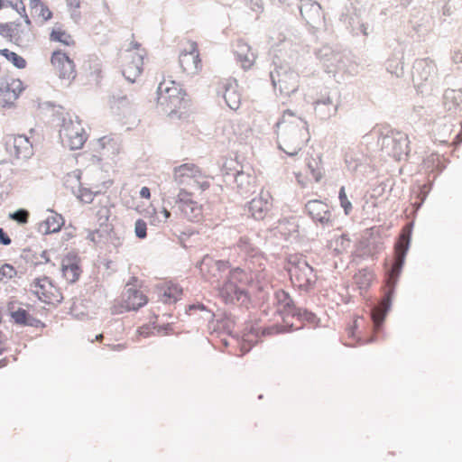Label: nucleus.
Instances as JSON below:
<instances>
[{"instance_id":"obj_13","label":"nucleus","mask_w":462,"mask_h":462,"mask_svg":"<svg viewBox=\"0 0 462 462\" xmlns=\"http://www.w3.org/2000/svg\"><path fill=\"white\" fill-rule=\"evenodd\" d=\"M182 69L189 73H197L202 68L198 44L193 41H187L182 44L179 57Z\"/></svg>"},{"instance_id":"obj_47","label":"nucleus","mask_w":462,"mask_h":462,"mask_svg":"<svg viewBox=\"0 0 462 462\" xmlns=\"http://www.w3.org/2000/svg\"><path fill=\"white\" fill-rule=\"evenodd\" d=\"M124 348V346L122 345H117L116 346H114L113 349H123Z\"/></svg>"},{"instance_id":"obj_7","label":"nucleus","mask_w":462,"mask_h":462,"mask_svg":"<svg viewBox=\"0 0 462 462\" xmlns=\"http://www.w3.org/2000/svg\"><path fill=\"white\" fill-rule=\"evenodd\" d=\"M289 263L288 271L294 286L305 291L314 286L317 275L305 259L300 258L297 262L290 260Z\"/></svg>"},{"instance_id":"obj_28","label":"nucleus","mask_w":462,"mask_h":462,"mask_svg":"<svg viewBox=\"0 0 462 462\" xmlns=\"http://www.w3.org/2000/svg\"><path fill=\"white\" fill-rule=\"evenodd\" d=\"M389 297H387L382 300L379 307L373 310L372 318L376 325H379L383 321L384 311L389 306Z\"/></svg>"},{"instance_id":"obj_17","label":"nucleus","mask_w":462,"mask_h":462,"mask_svg":"<svg viewBox=\"0 0 462 462\" xmlns=\"http://www.w3.org/2000/svg\"><path fill=\"white\" fill-rule=\"evenodd\" d=\"M273 206V198L269 192L261 191L249 203V211L254 218L263 219Z\"/></svg>"},{"instance_id":"obj_43","label":"nucleus","mask_w":462,"mask_h":462,"mask_svg":"<svg viewBox=\"0 0 462 462\" xmlns=\"http://www.w3.org/2000/svg\"><path fill=\"white\" fill-rule=\"evenodd\" d=\"M219 264H220V263H218V262L217 263H214L212 264L206 263L203 262L202 264H201V272L204 273V268L205 267H211L213 269L218 270L219 269Z\"/></svg>"},{"instance_id":"obj_5","label":"nucleus","mask_w":462,"mask_h":462,"mask_svg":"<svg viewBox=\"0 0 462 462\" xmlns=\"http://www.w3.org/2000/svg\"><path fill=\"white\" fill-rule=\"evenodd\" d=\"M411 235V226H404L402 229L398 241L394 245V260L386 279V283L389 287H393L399 278L409 249Z\"/></svg>"},{"instance_id":"obj_2","label":"nucleus","mask_w":462,"mask_h":462,"mask_svg":"<svg viewBox=\"0 0 462 462\" xmlns=\"http://www.w3.org/2000/svg\"><path fill=\"white\" fill-rule=\"evenodd\" d=\"M252 282L251 273L241 268H234L219 287V296L226 304L246 305L250 301L248 289Z\"/></svg>"},{"instance_id":"obj_12","label":"nucleus","mask_w":462,"mask_h":462,"mask_svg":"<svg viewBox=\"0 0 462 462\" xmlns=\"http://www.w3.org/2000/svg\"><path fill=\"white\" fill-rule=\"evenodd\" d=\"M24 89V84L20 79L5 78L0 85V106L13 107Z\"/></svg>"},{"instance_id":"obj_9","label":"nucleus","mask_w":462,"mask_h":462,"mask_svg":"<svg viewBox=\"0 0 462 462\" xmlns=\"http://www.w3.org/2000/svg\"><path fill=\"white\" fill-rule=\"evenodd\" d=\"M60 136L62 143L70 150L82 148L87 141L86 131L79 120H64Z\"/></svg>"},{"instance_id":"obj_41","label":"nucleus","mask_w":462,"mask_h":462,"mask_svg":"<svg viewBox=\"0 0 462 462\" xmlns=\"http://www.w3.org/2000/svg\"><path fill=\"white\" fill-rule=\"evenodd\" d=\"M452 60L455 63H462V51H455L452 56Z\"/></svg>"},{"instance_id":"obj_25","label":"nucleus","mask_w":462,"mask_h":462,"mask_svg":"<svg viewBox=\"0 0 462 462\" xmlns=\"http://www.w3.org/2000/svg\"><path fill=\"white\" fill-rule=\"evenodd\" d=\"M182 294V289L174 283H167L163 291V300L165 302H175Z\"/></svg>"},{"instance_id":"obj_36","label":"nucleus","mask_w":462,"mask_h":462,"mask_svg":"<svg viewBox=\"0 0 462 462\" xmlns=\"http://www.w3.org/2000/svg\"><path fill=\"white\" fill-rule=\"evenodd\" d=\"M8 3L23 16L26 14L25 13V5L23 2V0H7Z\"/></svg>"},{"instance_id":"obj_31","label":"nucleus","mask_w":462,"mask_h":462,"mask_svg":"<svg viewBox=\"0 0 462 462\" xmlns=\"http://www.w3.org/2000/svg\"><path fill=\"white\" fill-rule=\"evenodd\" d=\"M9 217L19 224H26L29 220V212L25 209H19L11 213Z\"/></svg>"},{"instance_id":"obj_45","label":"nucleus","mask_w":462,"mask_h":462,"mask_svg":"<svg viewBox=\"0 0 462 462\" xmlns=\"http://www.w3.org/2000/svg\"><path fill=\"white\" fill-rule=\"evenodd\" d=\"M204 310V306L202 304H198V305H189V308H188V311L190 312L191 310Z\"/></svg>"},{"instance_id":"obj_42","label":"nucleus","mask_w":462,"mask_h":462,"mask_svg":"<svg viewBox=\"0 0 462 462\" xmlns=\"http://www.w3.org/2000/svg\"><path fill=\"white\" fill-rule=\"evenodd\" d=\"M140 196L143 199H149L151 198L150 189L147 187H143L140 190Z\"/></svg>"},{"instance_id":"obj_15","label":"nucleus","mask_w":462,"mask_h":462,"mask_svg":"<svg viewBox=\"0 0 462 462\" xmlns=\"http://www.w3.org/2000/svg\"><path fill=\"white\" fill-rule=\"evenodd\" d=\"M5 148L11 156L17 159H25L32 154V145L23 134H8L5 137Z\"/></svg>"},{"instance_id":"obj_48","label":"nucleus","mask_w":462,"mask_h":462,"mask_svg":"<svg viewBox=\"0 0 462 462\" xmlns=\"http://www.w3.org/2000/svg\"><path fill=\"white\" fill-rule=\"evenodd\" d=\"M102 338H103V335L102 334L97 336V340H101Z\"/></svg>"},{"instance_id":"obj_11","label":"nucleus","mask_w":462,"mask_h":462,"mask_svg":"<svg viewBox=\"0 0 462 462\" xmlns=\"http://www.w3.org/2000/svg\"><path fill=\"white\" fill-rule=\"evenodd\" d=\"M54 73L67 85H70L77 77L76 65L65 52L55 51L51 57Z\"/></svg>"},{"instance_id":"obj_1","label":"nucleus","mask_w":462,"mask_h":462,"mask_svg":"<svg viewBox=\"0 0 462 462\" xmlns=\"http://www.w3.org/2000/svg\"><path fill=\"white\" fill-rule=\"evenodd\" d=\"M279 148L286 154L293 156L309 140L306 123L291 111H285L276 125Z\"/></svg>"},{"instance_id":"obj_6","label":"nucleus","mask_w":462,"mask_h":462,"mask_svg":"<svg viewBox=\"0 0 462 462\" xmlns=\"http://www.w3.org/2000/svg\"><path fill=\"white\" fill-rule=\"evenodd\" d=\"M146 51L141 44L132 42L123 58V74L125 79L134 82L143 72Z\"/></svg>"},{"instance_id":"obj_4","label":"nucleus","mask_w":462,"mask_h":462,"mask_svg":"<svg viewBox=\"0 0 462 462\" xmlns=\"http://www.w3.org/2000/svg\"><path fill=\"white\" fill-rule=\"evenodd\" d=\"M174 180L183 186L197 187L201 192L210 187V177L195 163H183L173 169Z\"/></svg>"},{"instance_id":"obj_16","label":"nucleus","mask_w":462,"mask_h":462,"mask_svg":"<svg viewBox=\"0 0 462 462\" xmlns=\"http://www.w3.org/2000/svg\"><path fill=\"white\" fill-rule=\"evenodd\" d=\"M274 87L278 88L281 93L290 95L298 88V77L294 72L276 69L271 74Z\"/></svg>"},{"instance_id":"obj_40","label":"nucleus","mask_w":462,"mask_h":462,"mask_svg":"<svg viewBox=\"0 0 462 462\" xmlns=\"http://www.w3.org/2000/svg\"><path fill=\"white\" fill-rule=\"evenodd\" d=\"M314 164H317L315 160H313ZM308 168L310 171L312 180L317 181L318 180V173H316V165H313L311 162H308Z\"/></svg>"},{"instance_id":"obj_38","label":"nucleus","mask_w":462,"mask_h":462,"mask_svg":"<svg viewBox=\"0 0 462 462\" xmlns=\"http://www.w3.org/2000/svg\"><path fill=\"white\" fill-rule=\"evenodd\" d=\"M98 143L103 149H105L107 145L116 144L114 139L109 138L107 136H104V137L100 138Z\"/></svg>"},{"instance_id":"obj_49","label":"nucleus","mask_w":462,"mask_h":462,"mask_svg":"<svg viewBox=\"0 0 462 462\" xmlns=\"http://www.w3.org/2000/svg\"><path fill=\"white\" fill-rule=\"evenodd\" d=\"M402 153H403V152L402 151V152H397L395 155H397V156H401Z\"/></svg>"},{"instance_id":"obj_34","label":"nucleus","mask_w":462,"mask_h":462,"mask_svg":"<svg viewBox=\"0 0 462 462\" xmlns=\"http://www.w3.org/2000/svg\"><path fill=\"white\" fill-rule=\"evenodd\" d=\"M12 318L18 324H26L28 319V313L23 309H18L12 312Z\"/></svg>"},{"instance_id":"obj_44","label":"nucleus","mask_w":462,"mask_h":462,"mask_svg":"<svg viewBox=\"0 0 462 462\" xmlns=\"http://www.w3.org/2000/svg\"><path fill=\"white\" fill-rule=\"evenodd\" d=\"M68 5H69L71 8H79L80 6V0H66Z\"/></svg>"},{"instance_id":"obj_35","label":"nucleus","mask_w":462,"mask_h":462,"mask_svg":"<svg viewBox=\"0 0 462 462\" xmlns=\"http://www.w3.org/2000/svg\"><path fill=\"white\" fill-rule=\"evenodd\" d=\"M339 199L341 206L344 208L346 214L349 212V210L352 208L351 202L348 200L346 194L345 192V188L342 187L339 191Z\"/></svg>"},{"instance_id":"obj_10","label":"nucleus","mask_w":462,"mask_h":462,"mask_svg":"<svg viewBox=\"0 0 462 462\" xmlns=\"http://www.w3.org/2000/svg\"><path fill=\"white\" fill-rule=\"evenodd\" d=\"M32 291L40 300L47 304H58L62 301L60 288L49 277L36 278L32 283Z\"/></svg>"},{"instance_id":"obj_14","label":"nucleus","mask_w":462,"mask_h":462,"mask_svg":"<svg viewBox=\"0 0 462 462\" xmlns=\"http://www.w3.org/2000/svg\"><path fill=\"white\" fill-rule=\"evenodd\" d=\"M24 23L9 22L0 23V35L8 41L20 44L27 38L31 32V20L24 14Z\"/></svg>"},{"instance_id":"obj_19","label":"nucleus","mask_w":462,"mask_h":462,"mask_svg":"<svg viewBox=\"0 0 462 462\" xmlns=\"http://www.w3.org/2000/svg\"><path fill=\"white\" fill-rule=\"evenodd\" d=\"M122 300V307L125 310H136L139 308L144 306L147 303L148 299L143 291L136 289L128 288L123 293Z\"/></svg>"},{"instance_id":"obj_46","label":"nucleus","mask_w":462,"mask_h":462,"mask_svg":"<svg viewBox=\"0 0 462 462\" xmlns=\"http://www.w3.org/2000/svg\"><path fill=\"white\" fill-rule=\"evenodd\" d=\"M162 213L163 214L165 219H168L171 217V212L167 208H163Z\"/></svg>"},{"instance_id":"obj_24","label":"nucleus","mask_w":462,"mask_h":462,"mask_svg":"<svg viewBox=\"0 0 462 462\" xmlns=\"http://www.w3.org/2000/svg\"><path fill=\"white\" fill-rule=\"evenodd\" d=\"M0 56L19 69H23L27 66V61L23 56L7 48L0 49Z\"/></svg>"},{"instance_id":"obj_21","label":"nucleus","mask_w":462,"mask_h":462,"mask_svg":"<svg viewBox=\"0 0 462 462\" xmlns=\"http://www.w3.org/2000/svg\"><path fill=\"white\" fill-rule=\"evenodd\" d=\"M223 97L232 110H237L241 105V93L236 80L226 81L224 85Z\"/></svg>"},{"instance_id":"obj_22","label":"nucleus","mask_w":462,"mask_h":462,"mask_svg":"<svg viewBox=\"0 0 462 462\" xmlns=\"http://www.w3.org/2000/svg\"><path fill=\"white\" fill-rule=\"evenodd\" d=\"M29 8L32 18L37 23H43L52 17L51 11L42 0H30Z\"/></svg>"},{"instance_id":"obj_27","label":"nucleus","mask_w":462,"mask_h":462,"mask_svg":"<svg viewBox=\"0 0 462 462\" xmlns=\"http://www.w3.org/2000/svg\"><path fill=\"white\" fill-rule=\"evenodd\" d=\"M63 225V219L59 215H52L47 217L44 222V232L46 234L58 232Z\"/></svg>"},{"instance_id":"obj_32","label":"nucleus","mask_w":462,"mask_h":462,"mask_svg":"<svg viewBox=\"0 0 462 462\" xmlns=\"http://www.w3.org/2000/svg\"><path fill=\"white\" fill-rule=\"evenodd\" d=\"M77 197L83 203H91L95 198V193L88 188H80Z\"/></svg>"},{"instance_id":"obj_37","label":"nucleus","mask_w":462,"mask_h":462,"mask_svg":"<svg viewBox=\"0 0 462 462\" xmlns=\"http://www.w3.org/2000/svg\"><path fill=\"white\" fill-rule=\"evenodd\" d=\"M318 201L317 200H310L306 204V210L308 211L309 215L315 219L317 211H318Z\"/></svg>"},{"instance_id":"obj_39","label":"nucleus","mask_w":462,"mask_h":462,"mask_svg":"<svg viewBox=\"0 0 462 462\" xmlns=\"http://www.w3.org/2000/svg\"><path fill=\"white\" fill-rule=\"evenodd\" d=\"M0 242L5 245H8L11 244V239L10 237L7 236V234L4 231L3 228L0 227Z\"/></svg>"},{"instance_id":"obj_33","label":"nucleus","mask_w":462,"mask_h":462,"mask_svg":"<svg viewBox=\"0 0 462 462\" xmlns=\"http://www.w3.org/2000/svg\"><path fill=\"white\" fill-rule=\"evenodd\" d=\"M147 225L143 219H137L134 225V232L138 238L143 239L147 236Z\"/></svg>"},{"instance_id":"obj_23","label":"nucleus","mask_w":462,"mask_h":462,"mask_svg":"<svg viewBox=\"0 0 462 462\" xmlns=\"http://www.w3.org/2000/svg\"><path fill=\"white\" fill-rule=\"evenodd\" d=\"M374 280V273L368 268L361 269L354 275L355 284L361 292L367 291Z\"/></svg>"},{"instance_id":"obj_30","label":"nucleus","mask_w":462,"mask_h":462,"mask_svg":"<svg viewBox=\"0 0 462 462\" xmlns=\"http://www.w3.org/2000/svg\"><path fill=\"white\" fill-rule=\"evenodd\" d=\"M275 297L278 300V303L282 306L284 309L291 308L292 305V300L290 295L283 290H279L275 293Z\"/></svg>"},{"instance_id":"obj_20","label":"nucleus","mask_w":462,"mask_h":462,"mask_svg":"<svg viewBox=\"0 0 462 462\" xmlns=\"http://www.w3.org/2000/svg\"><path fill=\"white\" fill-rule=\"evenodd\" d=\"M234 52L244 69H250L254 65L255 56L250 46L244 40L238 39L236 41Z\"/></svg>"},{"instance_id":"obj_8","label":"nucleus","mask_w":462,"mask_h":462,"mask_svg":"<svg viewBox=\"0 0 462 462\" xmlns=\"http://www.w3.org/2000/svg\"><path fill=\"white\" fill-rule=\"evenodd\" d=\"M176 205L182 217L192 223H199L203 219V205L194 200L193 193L187 189H180L177 198Z\"/></svg>"},{"instance_id":"obj_29","label":"nucleus","mask_w":462,"mask_h":462,"mask_svg":"<svg viewBox=\"0 0 462 462\" xmlns=\"http://www.w3.org/2000/svg\"><path fill=\"white\" fill-rule=\"evenodd\" d=\"M17 272L15 268L9 264L5 263L0 267V281H7L14 278Z\"/></svg>"},{"instance_id":"obj_3","label":"nucleus","mask_w":462,"mask_h":462,"mask_svg":"<svg viewBox=\"0 0 462 462\" xmlns=\"http://www.w3.org/2000/svg\"><path fill=\"white\" fill-rule=\"evenodd\" d=\"M189 104L186 92L175 80L163 79L158 87L157 106L163 114L172 116Z\"/></svg>"},{"instance_id":"obj_50","label":"nucleus","mask_w":462,"mask_h":462,"mask_svg":"<svg viewBox=\"0 0 462 462\" xmlns=\"http://www.w3.org/2000/svg\"><path fill=\"white\" fill-rule=\"evenodd\" d=\"M2 354V349L0 348V355Z\"/></svg>"},{"instance_id":"obj_18","label":"nucleus","mask_w":462,"mask_h":462,"mask_svg":"<svg viewBox=\"0 0 462 462\" xmlns=\"http://www.w3.org/2000/svg\"><path fill=\"white\" fill-rule=\"evenodd\" d=\"M61 272L63 277L69 282L73 283L79 280L81 273V268L80 260L76 254L69 253L62 258Z\"/></svg>"},{"instance_id":"obj_26","label":"nucleus","mask_w":462,"mask_h":462,"mask_svg":"<svg viewBox=\"0 0 462 462\" xmlns=\"http://www.w3.org/2000/svg\"><path fill=\"white\" fill-rule=\"evenodd\" d=\"M50 39L53 42H61L66 46H72L75 44V41L72 36L60 28L53 29L51 32Z\"/></svg>"}]
</instances>
